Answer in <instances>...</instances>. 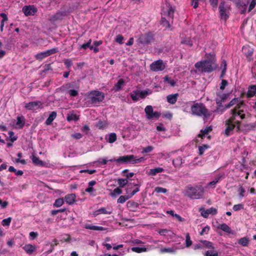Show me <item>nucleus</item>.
I'll return each instance as SVG.
<instances>
[{
	"instance_id": "1",
	"label": "nucleus",
	"mask_w": 256,
	"mask_h": 256,
	"mask_svg": "<svg viewBox=\"0 0 256 256\" xmlns=\"http://www.w3.org/2000/svg\"><path fill=\"white\" fill-rule=\"evenodd\" d=\"M232 116L226 121V128L224 134L226 136L230 135L233 131L240 130V122L238 118L242 120L245 118L246 108L242 104H238L232 111Z\"/></svg>"
},
{
	"instance_id": "2",
	"label": "nucleus",
	"mask_w": 256,
	"mask_h": 256,
	"mask_svg": "<svg viewBox=\"0 0 256 256\" xmlns=\"http://www.w3.org/2000/svg\"><path fill=\"white\" fill-rule=\"evenodd\" d=\"M174 0H165V3L162 6V24L166 28H170V24L168 20H172L173 14L174 9L172 6V2Z\"/></svg>"
},
{
	"instance_id": "3",
	"label": "nucleus",
	"mask_w": 256,
	"mask_h": 256,
	"mask_svg": "<svg viewBox=\"0 0 256 256\" xmlns=\"http://www.w3.org/2000/svg\"><path fill=\"white\" fill-rule=\"evenodd\" d=\"M186 108H190L192 114L198 116H204V119L208 118L212 113L206 108L204 104L202 103H196L194 104H187Z\"/></svg>"
},
{
	"instance_id": "4",
	"label": "nucleus",
	"mask_w": 256,
	"mask_h": 256,
	"mask_svg": "<svg viewBox=\"0 0 256 256\" xmlns=\"http://www.w3.org/2000/svg\"><path fill=\"white\" fill-rule=\"evenodd\" d=\"M204 193V188L202 186H188L183 191L184 196L190 199H200L202 197Z\"/></svg>"
},
{
	"instance_id": "5",
	"label": "nucleus",
	"mask_w": 256,
	"mask_h": 256,
	"mask_svg": "<svg viewBox=\"0 0 256 256\" xmlns=\"http://www.w3.org/2000/svg\"><path fill=\"white\" fill-rule=\"evenodd\" d=\"M146 159L144 157H140L138 158L137 156L131 154V155H126L122 156L119 157L116 160H110L109 161L114 162L116 161L118 162L121 163H128L130 164H136L140 163L145 160Z\"/></svg>"
},
{
	"instance_id": "6",
	"label": "nucleus",
	"mask_w": 256,
	"mask_h": 256,
	"mask_svg": "<svg viewBox=\"0 0 256 256\" xmlns=\"http://www.w3.org/2000/svg\"><path fill=\"white\" fill-rule=\"evenodd\" d=\"M195 66L201 72H210L216 68V64L212 60H203L196 62Z\"/></svg>"
},
{
	"instance_id": "7",
	"label": "nucleus",
	"mask_w": 256,
	"mask_h": 256,
	"mask_svg": "<svg viewBox=\"0 0 256 256\" xmlns=\"http://www.w3.org/2000/svg\"><path fill=\"white\" fill-rule=\"evenodd\" d=\"M88 96L91 102L93 104H96L102 102L104 98V94L98 90L90 92Z\"/></svg>"
},
{
	"instance_id": "8",
	"label": "nucleus",
	"mask_w": 256,
	"mask_h": 256,
	"mask_svg": "<svg viewBox=\"0 0 256 256\" xmlns=\"http://www.w3.org/2000/svg\"><path fill=\"white\" fill-rule=\"evenodd\" d=\"M150 94L147 90H135L130 94V96L132 100L134 101H138L140 98H144Z\"/></svg>"
},
{
	"instance_id": "9",
	"label": "nucleus",
	"mask_w": 256,
	"mask_h": 256,
	"mask_svg": "<svg viewBox=\"0 0 256 256\" xmlns=\"http://www.w3.org/2000/svg\"><path fill=\"white\" fill-rule=\"evenodd\" d=\"M166 68V64L162 60H158L150 65V68L153 72L162 71Z\"/></svg>"
},
{
	"instance_id": "10",
	"label": "nucleus",
	"mask_w": 256,
	"mask_h": 256,
	"mask_svg": "<svg viewBox=\"0 0 256 256\" xmlns=\"http://www.w3.org/2000/svg\"><path fill=\"white\" fill-rule=\"evenodd\" d=\"M228 94H224L222 92H218L216 98V104L218 105V107L216 110V112H221L222 110H221L220 105L222 104L226 101L228 98Z\"/></svg>"
},
{
	"instance_id": "11",
	"label": "nucleus",
	"mask_w": 256,
	"mask_h": 256,
	"mask_svg": "<svg viewBox=\"0 0 256 256\" xmlns=\"http://www.w3.org/2000/svg\"><path fill=\"white\" fill-rule=\"evenodd\" d=\"M144 111L146 114V118L151 120L154 118H158L160 114L158 112H154L153 108L151 106H148L146 107Z\"/></svg>"
},
{
	"instance_id": "12",
	"label": "nucleus",
	"mask_w": 256,
	"mask_h": 256,
	"mask_svg": "<svg viewBox=\"0 0 256 256\" xmlns=\"http://www.w3.org/2000/svg\"><path fill=\"white\" fill-rule=\"evenodd\" d=\"M24 108L28 110H36L42 108L40 101H34L24 104Z\"/></svg>"
},
{
	"instance_id": "13",
	"label": "nucleus",
	"mask_w": 256,
	"mask_h": 256,
	"mask_svg": "<svg viewBox=\"0 0 256 256\" xmlns=\"http://www.w3.org/2000/svg\"><path fill=\"white\" fill-rule=\"evenodd\" d=\"M230 8L228 6H226L224 2H222L219 6L220 13L221 18L225 20L228 18V14Z\"/></svg>"
},
{
	"instance_id": "14",
	"label": "nucleus",
	"mask_w": 256,
	"mask_h": 256,
	"mask_svg": "<svg viewBox=\"0 0 256 256\" xmlns=\"http://www.w3.org/2000/svg\"><path fill=\"white\" fill-rule=\"evenodd\" d=\"M22 10L26 16H33L37 12L36 8L31 5L24 6Z\"/></svg>"
},
{
	"instance_id": "15",
	"label": "nucleus",
	"mask_w": 256,
	"mask_h": 256,
	"mask_svg": "<svg viewBox=\"0 0 256 256\" xmlns=\"http://www.w3.org/2000/svg\"><path fill=\"white\" fill-rule=\"evenodd\" d=\"M56 52V49L52 48L51 50H49L39 54H38L36 55V59L38 60H42L43 58L50 56V54H54Z\"/></svg>"
},
{
	"instance_id": "16",
	"label": "nucleus",
	"mask_w": 256,
	"mask_h": 256,
	"mask_svg": "<svg viewBox=\"0 0 256 256\" xmlns=\"http://www.w3.org/2000/svg\"><path fill=\"white\" fill-rule=\"evenodd\" d=\"M66 14L67 12L66 11H60L52 16L50 18V20L52 22L61 20L63 19Z\"/></svg>"
},
{
	"instance_id": "17",
	"label": "nucleus",
	"mask_w": 256,
	"mask_h": 256,
	"mask_svg": "<svg viewBox=\"0 0 256 256\" xmlns=\"http://www.w3.org/2000/svg\"><path fill=\"white\" fill-rule=\"evenodd\" d=\"M201 211V215L204 218H208L210 214L215 215L217 214V210L214 208H210L206 210H200Z\"/></svg>"
},
{
	"instance_id": "18",
	"label": "nucleus",
	"mask_w": 256,
	"mask_h": 256,
	"mask_svg": "<svg viewBox=\"0 0 256 256\" xmlns=\"http://www.w3.org/2000/svg\"><path fill=\"white\" fill-rule=\"evenodd\" d=\"M151 248V246L148 245L142 246H140L132 247V250L136 253H141L142 252H146Z\"/></svg>"
},
{
	"instance_id": "19",
	"label": "nucleus",
	"mask_w": 256,
	"mask_h": 256,
	"mask_svg": "<svg viewBox=\"0 0 256 256\" xmlns=\"http://www.w3.org/2000/svg\"><path fill=\"white\" fill-rule=\"evenodd\" d=\"M203 246H206L208 248H212V244L207 240H202L200 243L194 244L193 248L194 250H198L202 248Z\"/></svg>"
},
{
	"instance_id": "20",
	"label": "nucleus",
	"mask_w": 256,
	"mask_h": 256,
	"mask_svg": "<svg viewBox=\"0 0 256 256\" xmlns=\"http://www.w3.org/2000/svg\"><path fill=\"white\" fill-rule=\"evenodd\" d=\"M180 37L182 40V44H186L190 46H192V42L188 34L185 33H183L180 34Z\"/></svg>"
},
{
	"instance_id": "21",
	"label": "nucleus",
	"mask_w": 256,
	"mask_h": 256,
	"mask_svg": "<svg viewBox=\"0 0 256 256\" xmlns=\"http://www.w3.org/2000/svg\"><path fill=\"white\" fill-rule=\"evenodd\" d=\"M164 171L162 168L157 167L154 168H151L148 172V174L150 176H154L158 173H161Z\"/></svg>"
},
{
	"instance_id": "22",
	"label": "nucleus",
	"mask_w": 256,
	"mask_h": 256,
	"mask_svg": "<svg viewBox=\"0 0 256 256\" xmlns=\"http://www.w3.org/2000/svg\"><path fill=\"white\" fill-rule=\"evenodd\" d=\"M23 249L27 254H30L36 250V246L30 244H26L24 246Z\"/></svg>"
},
{
	"instance_id": "23",
	"label": "nucleus",
	"mask_w": 256,
	"mask_h": 256,
	"mask_svg": "<svg viewBox=\"0 0 256 256\" xmlns=\"http://www.w3.org/2000/svg\"><path fill=\"white\" fill-rule=\"evenodd\" d=\"M178 96V94L177 93L169 94L166 96L167 102L170 104H174L176 102Z\"/></svg>"
},
{
	"instance_id": "24",
	"label": "nucleus",
	"mask_w": 256,
	"mask_h": 256,
	"mask_svg": "<svg viewBox=\"0 0 256 256\" xmlns=\"http://www.w3.org/2000/svg\"><path fill=\"white\" fill-rule=\"evenodd\" d=\"M84 228L88 230L98 231H102L106 230V228L104 227L94 226L91 224H86L84 225Z\"/></svg>"
},
{
	"instance_id": "25",
	"label": "nucleus",
	"mask_w": 256,
	"mask_h": 256,
	"mask_svg": "<svg viewBox=\"0 0 256 256\" xmlns=\"http://www.w3.org/2000/svg\"><path fill=\"white\" fill-rule=\"evenodd\" d=\"M76 195L74 194H68L65 196L64 200L68 204H72L75 202Z\"/></svg>"
},
{
	"instance_id": "26",
	"label": "nucleus",
	"mask_w": 256,
	"mask_h": 256,
	"mask_svg": "<svg viewBox=\"0 0 256 256\" xmlns=\"http://www.w3.org/2000/svg\"><path fill=\"white\" fill-rule=\"evenodd\" d=\"M124 84L125 82L124 80L122 78L119 79L117 83L114 84L113 90L115 92H118L124 86Z\"/></svg>"
},
{
	"instance_id": "27",
	"label": "nucleus",
	"mask_w": 256,
	"mask_h": 256,
	"mask_svg": "<svg viewBox=\"0 0 256 256\" xmlns=\"http://www.w3.org/2000/svg\"><path fill=\"white\" fill-rule=\"evenodd\" d=\"M256 94V85L250 86L248 88V90L246 94L248 97H252Z\"/></svg>"
},
{
	"instance_id": "28",
	"label": "nucleus",
	"mask_w": 256,
	"mask_h": 256,
	"mask_svg": "<svg viewBox=\"0 0 256 256\" xmlns=\"http://www.w3.org/2000/svg\"><path fill=\"white\" fill-rule=\"evenodd\" d=\"M25 124V119L23 116H18L17 118V122L16 124V128H22Z\"/></svg>"
},
{
	"instance_id": "29",
	"label": "nucleus",
	"mask_w": 256,
	"mask_h": 256,
	"mask_svg": "<svg viewBox=\"0 0 256 256\" xmlns=\"http://www.w3.org/2000/svg\"><path fill=\"white\" fill-rule=\"evenodd\" d=\"M178 248H178L176 246H174L171 248H161L160 250V252L161 253H164V252L174 253Z\"/></svg>"
},
{
	"instance_id": "30",
	"label": "nucleus",
	"mask_w": 256,
	"mask_h": 256,
	"mask_svg": "<svg viewBox=\"0 0 256 256\" xmlns=\"http://www.w3.org/2000/svg\"><path fill=\"white\" fill-rule=\"evenodd\" d=\"M244 127V128L243 130L244 132H248L250 130H256V121L254 123L246 124Z\"/></svg>"
},
{
	"instance_id": "31",
	"label": "nucleus",
	"mask_w": 256,
	"mask_h": 256,
	"mask_svg": "<svg viewBox=\"0 0 256 256\" xmlns=\"http://www.w3.org/2000/svg\"><path fill=\"white\" fill-rule=\"evenodd\" d=\"M112 213V212L111 210H108L104 208H101L95 211L94 212V216H98L99 214H111Z\"/></svg>"
},
{
	"instance_id": "32",
	"label": "nucleus",
	"mask_w": 256,
	"mask_h": 256,
	"mask_svg": "<svg viewBox=\"0 0 256 256\" xmlns=\"http://www.w3.org/2000/svg\"><path fill=\"white\" fill-rule=\"evenodd\" d=\"M212 130V128L211 126L206 127L204 130H200L198 136V137H200L202 138H203L206 135L208 134Z\"/></svg>"
},
{
	"instance_id": "33",
	"label": "nucleus",
	"mask_w": 256,
	"mask_h": 256,
	"mask_svg": "<svg viewBox=\"0 0 256 256\" xmlns=\"http://www.w3.org/2000/svg\"><path fill=\"white\" fill-rule=\"evenodd\" d=\"M56 116V113L55 112H52L50 113L49 116L46 120V123L47 125H50L52 124V121Z\"/></svg>"
},
{
	"instance_id": "34",
	"label": "nucleus",
	"mask_w": 256,
	"mask_h": 256,
	"mask_svg": "<svg viewBox=\"0 0 256 256\" xmlns=\"http://www.w3.org/2000/svg\"><path fill=\"white\" fill-rule=\"evenodd\" d=\"M250 242L249 240L246 238H242L239 239L238 241V244L242 246H246L248 245Z\"/></svg>"
},
{
	"instance_id": "35",
	"label": "nucleus",
	"mask_w": 256,
	"mask_h": 256,
	"mask_svg": "<svg viewBox=\"0 0 256 256\" xmlns=\"http://www.w3.org/2000/svg\"><path fill=\"white\" fill-rule=\"evenodd\" d=\"M238 101H239V100L238 98H234L232 99L228 105H226V107L224 108H222V110L221 111V112H222L226 108H229L234 106V104H238Z\"/></svg>"
},
{
	"instance_id": "36",
	"label": "nucleus",
	"mask_w": 256,
	"mask_h": 256,
	"mask_svg": "<svg viewBox=\"0 0 256 256\" xmlns=\"http://www.w3.org/2000/svg\"><path fill=\"white\" fill-rule=\"evenodd\" d=\"M183 162L181 157H178L172 161V164L175 167H180L182 164Z\"/></svg>"
},
{
	"instance_id": "37",
	"label": "nucleus",
	"mask_w": 256,
	"mask_h": 256,
	"mask_svg": "<svg viewBox=\"0 0 256 256\" xmlns=\"http://www.w3.org/2000/svg\"><path fill=\"white\" fill-rule=\"evenodd\" d=\"M219 228L222 230L223 231L232 234V230L231 228L226 224H222Z\"/></svg>"
},
{
	"instance_id": "38",
	"label": "nucleus",
	"mask_w": 256,
	"mask_h": 256,
	"mask_svg": "<svg viewBox=\"0 0 256 256\" xmlns=\"http://www.w3.org/2000/svg\"><path fill=\"white\" fill-rule=\"evenodd\" d=\"M122 193V190L120 188L118 187L114 188L113 191L110 193V196L112 197H116Z\"/></svg>"
},
{
	"instance_id": "39",
	"label": "nucleus",
	"mask_w": 256,
	"mask_h": 256,
	"mask_svg": "<svg viewBox=\"0 0 256 256\" xmlns=\"http://www.w3.org/2000/svg\"><path fill=\"white\" fill-rule=\"evenodd\" d=\"M220 176L218 177L214 180L208 182L207 184V185L206 186V188H214L215 187V185L220 180Z\"/></svg>"
},
{
	"instance_id": "40",
	"label": "nucleus",
	"mask_w": 256,
	"mask_h": 256,
	"mask_svg": "<svg viewBox=\"0 0 256 256\" xmlns=\"http://www.w3.org/2000/svg\"><path fill=\"white\" fill-rule=\"evenodd\" d=\"M32 162L36 164L38 166H42L43 165V162L39 159V158L37 156H32Z\"/></svg>"
},
{
	"instance_id": "41",
	"label": "nucleus",
	"mask_w": 256,
	"mask_h": 256,
	"mask_svg": "<svg viewBox=\"0 0 256 256\" xmlns=\"http://www.w3.org/2000/svg\"><path fill=\"white\" fill-rule=\"evenodd\" d=\"M221 68L222 69V72L220 76L222 78L224 76L226 70V62L225 60L222 61Z\"/></svg>"
},
{
	"instance_id": "42",
	"label": "nucleus",
	"mask_w": 256,
	"mask_h": 256,
	"mask_svg": "<svg viewBox=\"0 0 256 256\" xmlns=\"http://www.w3.org/2000/svg\"><path fill=\"white\" fill-rule=\"evenodd\" d=\"M91 42H92V40L90 39L88 40V42L82 44L80 46V48L84 49V50L86 49L87 48H89L90 50L93 49V46L90 44Z\"/></svg>"
},
{
	"instance_id": "43",
	"label": "nucleus",
	"mask_w": 256,
	"mask_h": 256,
	"mask_svg": "<svg viewBox=\"0 0 256 256\" xmlns=\"http://www.w3.org/2000/svg\"><path fill=\"white\" fill-rule=\"evenodd\" d=\"M64 200L62 198H59L55 200V202L54 204V207L58 208L64 204Z\"/></svg>"
},
{
	"instance_id": "44",
	"label": "nucleus",
	"mask_w": 256,
	"mask_h": 256,
	"mask_svg": "<svg viewBox=\"0 0 256 256\" xmlns=\"http://www.w3.org/2000/svg\"><path fill=\"white\" fill-rule=\"evenodd\" d=\"M66 119L68 121L77 120L78 119V117L76 114L72 113L68 115Z\"/></svg>"
},
{
	"instance_id": "45",
	"label": "nucleus",
	"mask_w": 256,
	"mask_h": 256,
	"mask_svg": "<svg viewBox=\"0 0 256 256\" xmlns=\"http://www.w3.org/2000/svg\"><path fill=\"white\" fill-rule=\"evenodd\" d=\"M116 140V135L115 133H111L108 138L107 141L110 143H113Z\"/></svg>"
},
{
	"instance_id": "46",
	"label": "nucleus",
	"mask_w": 256,
	"mask_h": 256,
	"mask_svg": "<svg viewBox=\"0 0 256 256\" xmlns=\"http://www.w3.org/2000/svg\"><path fill=\"white\" fill-rule=\"evenodd\" d=\"M209 148V146L207 144H204L198 147V154L200 155L203 154L204 152Z\"/></svg>"
},
{
	"instance_id": "47",
	"label": "nucleus",
	"mask_w": 256,
	"mask_h": 256,
	"mask_svg": "<svg viewBox=\"0 0 256 256\" xmlns=\"http://www.w3.org/2000/svg\"><path fill=\"white\" fill-rule=\"evenodd\" d=\"M192 244V241L190 240V236L188 233L186 235V247L188 248Z\"/></svg>"
},
{
	"instance_id": "48",
	"label": "nucleus",
	"mask_w": 256,
	"mask_h": 256,
	"mask_svg": "<svg viewBox=\"0 0 256 256\" xmlns=\"http://www.w3.org/2000/svg\"><path fill=\"white\" fill-rule=\"evenodd\" d=\"M118 182L121 188H124L128 184V180L127 179L118 178Z\"/></svg>"
},
{
	"instance_id": "49",
	"label": "nucleus",
	"mask_w": 256,
	"mask_h": 256,
	"mask_svg": "<svg viewBox=\"0 0 256 256\" xmlns=\"http://www.w3.org/2000/svg\"><path fill=\"white\" fill-rule=\"evenodd\" d=\"M130 198V196H121L118 199L117 202L120 204L124 203L126 200Z\"/></svg>"
},
{
	"instance_id": "50",
	"label": "nucleus",
	"mask_w": 256,
	"mask_h": 256,
	"mask_svg": "<svg viewBox=\"0 0 256 256\" xmlns=\"http://www.w3.org/2000/svg\"><path fill=\"white\" fill-rule=\"evenodd\" d=\"M12 218L9 217L7 218L4 219L2 222V224L4 226H9L12 221Z\"/></svg>"
},
{
	"instance_id": "51",
	"label": "nucleus",
	"mask_w": 256,
	"mask_h": 256,
	"mask_svg": "<svg viewBox=\"0 0 256 256\" xmlns=\"http://www.w3.org/2000/svg\"><path fill=\"white\" fill-rule=\"evenodd\" d=\"M244 208V206L242 204H234L232 208L233 210L236 212L243 210Z\"/></svg>"
},
{
	"instance_id": "52",
	"label": "nucleus",
	"mask_w": 256,
	"mask_h": 256,
	"mask_svg": "<svg viewBox=\"0 0 256 256\" xmlns=\"http://www.w3.org/2000/svg\"><path fill=\"white\" fill-rule=\"evenodd\" d=\"M248 50V52L246 54L247 56H251L253 53V50L248 46H244L242 48V50L244 52L246 53V51Z\"/></svg>"
},
{
	"instance_id": "53",
	"label": "nucleus",
	"mask_w": 256,
	"mask_h": 256,
	"mask_svg": "<svg viewBox=\"0 0 256 256\" xmlns=\"http://www.w3.org/2000/svg\"><path fill=\"white\" fill-rule=\"evenodd\" d=\"M238 192H239V196L240 198H242L245 196L244 194L246 193V190L243 186H240Z\"/></svg>"
},
{
	"instance_id": "54",
	"label": "nucleus",
	"mask_w": 256,
	"mask_h": 256,
	"mask_svg": "<svg viewBox=\"0 0 256 256\" xmlns=\"http://www.w3.org/2000/svg\"><path fill=\"white\" fill-rule=\"evenodd\" d=\"M154 149V146H148L144 147L142 148V153H148L152 152Z\"/></svg>"
},
{
	"instance_id": "55",
	"label": "nucleus",
	"mask_w": 256,
	"mask_h": 256,
	"mask_svg": "<svg viewBox=\"0 0 256 256\" xmlns=\"http://www.w3.org/2000/svg\"><path fill=\"white\" fill-rule=\"evenodd\" d=\"M154 192L157 193H166L168 192L167 189L160 186H157L154 189Z\"/></svg>"
},
{
	"instance_id": "56",
	"label": "nucleus",
	"mask_w": 256,
	"mask_h": 256,
	"mask_svg": "<svg viewBox=\"0 0 256 256\" xmlns=\"http://www.w3.org/2000/svg\"><path fill=\"white\" fill-rule=\"evenodd\" d=\"M206 256H218V254L216 251L211 250L206 252Z\"/></svg>"
},
{
	"instance_id": "57",
	"label": "nucleus",
	"mask_w": 256,
	"mask_h": 256,
	"mask_svg": "<svg viewBox=\"0 0 256 256\" xmlns=\"http://www.w3.org/2000/svg\"><path fill=\"white\" fill-rule=\"evenodd\" d=\"M248 3V2L246 4L244 3V4H240L238 5V8L240 10L242 14H244L246 12Z\"/></svg>"
},
{
	"instance_id": "58",
	"label": "nucleus",
	"mask_w": 256,
	"mask_h": 256,
	"mask_svg": "<svg viewBox=\"0 0 256 256\" xmlns=\"http://www.w3.org/2000/svg\"><path fill=\"white\" fill-rule=\"evenodd\" d=\"M164 82H166L168 84L172 86H174L176 84V82L174 80L170 79L168 76H166L164 78Z\"/></svg>"
},
{
	"instance_id": "59",
	"label": "nucleus",
	"mask_w": 256,
	"mask_h": 256,
	"mask_svg": "<svg viewBox=\"0 0 256 256\" xmlns=\"http://www.w3.org/2000/svg\"><path fill=\"white\" fill-rule=\"evenodd\" d=\"M210 230V228L209 226H205L202 228V231L200 232V234L201 236L204 235V234H208Z\"/></svg>"
},
{
	"instance_id": "60",
	"label": "nucleus",
	"mask_w": 256,
	"mask_h": 256,
	"mask_svg": "<svg viewBox=\"0 0 256 256\" xmlns=\"http://www.w3.org/2000/svg\"><path fill=\"white\" fill-rule=\"evenodd\" d=\"M106 126V122L105 121H99L96 124V126L99 128H103Z\"/></svg>"
},
{
	"instance_id": "61",
	"label": "nucleus",
	"mask_w": 256,
	"mask_h": 256,
	"mask_svg": "<svg viewBox=\"0 0 256 256\" xmlns=\"http://www.w3.org/2000/svg\"><path fill=\"white\" fill-rule=\"evenodd\" d=\"M193 162H194V164L202 166L204 164V160H198V158H196L194 160Z\"/></svg>"
},
{
	"instance_id": "62",
	"label": "nucleus",
	"mask_w": 256,
	"mask_h": 256,
	"mask_svg": "<svg viewBox=\"0 0 256 256\" xmlns=\"http://www.w3.org/2000/svg\"><path fill=\"white\" fill-rule=\"evenodd\" d=\"M124 40V37L122 35L119 34L118 35L116 38V42L118 44H122L123 43L122 40Z\"/></svg>"
},
{
	"instance_id": "63",
	"label": "nucleus",
	"mask_w": 256,
	"mask_h": 256,
	"mask_svg": "<svg viewBox=\"0 0 256 256\" xmlns=\"http://www.w3.org/2000/svg\"><path fill=\"white\" fill-rule=\"evenodd\" d=\"M64 64L66 66V68H69L72 65V61L70 59L65 60L64 61Z\"/></svg>"
},
{
	"instance_id": "64",
	"label": "nucleus",
	"mask_w": 256,
	"mask_h": 256,
	"mask_svg": "<svg viewBox=\"0 0 256 256\" xmlns=\"http://www.w3.org/2000/svg\"><path fill=\"white\" fill-rule=\"evenodd\" d=\"M256 4V0H252L248 8V12H250L255 6Z\"/></svg>"
}]
</instances>
